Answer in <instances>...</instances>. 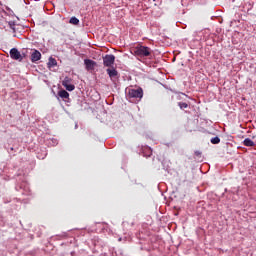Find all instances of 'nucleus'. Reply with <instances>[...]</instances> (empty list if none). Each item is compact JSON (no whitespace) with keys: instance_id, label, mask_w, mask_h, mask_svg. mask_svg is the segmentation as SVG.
I'll return each instance as SVG.
<instances>
[{"instance_id":"3","label":"nucleus","mask_w":256,"mask_h":256,"mask_svg":"<svg viewBox=\"0 0 256 256\" xmlns=\"http://www.w3.org/2000/svg\"><path fill=\"white\" fill-rule=\"evenodd\" d=\"M104 67L112 68L115 65V55L106 54L102 57Z\"/></svg>"},{"instance_id":"4","label":"nucleus","mask_w":256,"mask_h":256,"mask_svg":"<svg viewBox=\"0 0 256 256\" xmlns=\"http://www.w3.org/2000/svg\"><path fill=\"white\" fill-rule=\"evenodd\" d=\"M107 75L110 77L111 81L117 79L119 77V72L115 68H108L106 69Z\"/></svg>"},{"instance_id":"11","label":"nucleus","mask_w":256,"mask_h":256,"mask_svg":"<svg viewBox=\"0 0 256 256\" xmlns=\"http://www.w3.org/2000/svg\"><path fill=\"white\" fill-rule=\"evenodd\" d=\"M210 143H212V145H219V143H221V138L217 136L214 138H211Z\"/></svg>"},{"instance_id":"15","label":"nucleus","mask_w":256,"mask_h":256,"mask_svg":"<svg viewBox=\"0 0 256 256\" xmlns=\"http://www.w3.org/2000/svg\"><path fill=\"white\" fill-rule=\"evenodd\" d=\"M66 91H75V85L68 84L67 86H64Z\"/></svg>"},{"instance_id":"9","label":"nucleus","mask_w":256,"mask_h":256,"mask_svg":"<svg viewBox=\"0 0 256 256\" xmlns=\"http://www.w3.org/2000/svg\"><path fill=\"white\" fill-rule=\"evenodd\" d=\"M243 145L245 147H255V142H253V140H251L250 138H246L244 141H243Z\"/></svg>"},{"instance_id":"7","label":"nucleus","mask_w":256,"mask_h":256,"mask_svg":"<svg viewBox=\"0 0 256 256\" xmlns=\"http://www.w3.org/2000/svg\"><path fill=\"white\" fill-rule=\"evenodd\" d=\"M41 60V52L38 50H34V52L31 54V61L32 63H36V61Z\"/></svg>"},{"instance_id":"12","label":"nucleus","mask_w":256,"mask_h":256,"mask_svg":"<svg viewBox=\"0 0 256 256\" xmlns=\"http://www.w3.org/2000/svg\"><path fill=\"white\" fill-rule=\"evenodd\" d=\"M62 85L63 87L71 85V79L69 77H65L64 80L62 81Z\"/></svg>"},{"instance_id":"6","label":"nucleus","mask_w":256,"mask_h":256,"mask_svg":"<svg viewBox=\"0 0 256 256\" xmlns=\"http://www.w3.org/2000/svg\"><path fill=\"white\" fill-rule=\"evenodd\" d=\"M84 65H86L87 71H93L95 69V66L97 65V63L91 59H85Z\"/></svg>"},{"instance_id":"10","label":"nucleus","mask_w":256,"mask_h":256,"mask_svg":"<svg viewBox=\"0 0 256 256\" xmlns=\"http://www.w3.org/2000/svg\"><path fill=\"white\" fill-rule=\"evenodd\" d=\"M58 95L61 99H69V92H67V90H60Z\"/></svg>"},{"instance_id":"13","label":"nucleus","mask_w":256,"mask_h":256,"mask_svg":"<svg viewBox=\"0 0 256 256\" xmlns=\"http://www.w3.org/2000/svg\"><path fill=\"white\" fill-rule=\"evenodd\" d=\"M69 23H71V25H79V20L77 17H71Z\"/></svg>"},{"instance_id":"1","label":"nucleus","mask_w":256,"mask_h":256,"mask_svg":"<svg viewBox=\"0 0 256 256\" xmlns=\"http://www.w3.org/2000/svg\"><path fill=\"white\" fill-rule=\"evenodd\" d=\"M133 55L138 57V59H153V49L148 46H143L138 44L132 48Z\"/></svg>"},{"instance_id":"16","label":"nucleus","mask_w":256,"mask_h":256,"mask_svg":"<svg viewBox=\"0 0 256 256\" xmlns=\"http://www.w3.org/2000/svg\"><path fill=\"white\" fill-rule=\"evenodd\" d=\"M9 25H10V29H12L13 31H15V23L9 22Z\"/></svg>"},{"instance_id":"2","label":"nucleus","mask_w":256,"mask_h":256,"mask_svg":"<svg viewBox=\"0 0 256 256\" xmlns=\"http://www.w3.org/2000/svg\"><path fill=\"white\" fill-rule=\"evenodd\" d=\"M128 97L130 99H142L143 98V89H128Z\"/></svg>"},{"instance_id":"17","label":"nucleus","mask_w":256,"mask_h":256,"mask_svg":"<svg viewBox=\"0 0 256 256\" xmlns=\"http://www.w3.org/2000/svg\"><path fill=\"white\" fill-rule=\"evenodd\" d=\"M252 139H255V136H252Z\"/></svg>"},{"instance_id":"8","label":"nucleus","mask_w":256,"mask_h":256,"mask_svg":"<svg viewBox=\"0 0 256 256\" xmlns=\"http://www.w3.org/2000/svg\"><path fill=\"white\" fill-rule=\"evenodd\" d=\"M47 65L49 69H51L52 67H57V60L53 57H50Z\"/></svg>"},{"instance_id":"5","label":"nucleus","mask_w":256,"mask_h":256,"mask_svg":"<svg viewBox=\"0 0 256 256\" xmlns=\"http://www.w3.org/2000/svg\"><path fill=\"white\" fill-rule=\"evenodd\" d=\"M10 57L11 59H14L15 61H19V59H22L21 52L17 50V48H12L10 50Z\"/></svg>"},{"instance_id":"14","label":"nucleus","mask_w":256,"mask_h":256,"mask_svg":"<svg viewBox=\"0 0 256 256\" xmlns=\"http://www.w3.org/2000/svg\"><path fill=\"white\" fill-rule=\"evenodd\" d=\"M178 106L180 107V109H187V107H189V104L185 102H178Z\"/></svg>"}]
</instances>
